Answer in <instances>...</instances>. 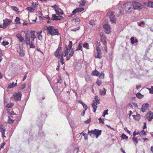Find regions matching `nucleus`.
Instances as JSON below:
<instances>
[{
	"instance_id": "obj_1",
	"label": "nucleus",
	"mask_w": 153,
	"mask_h": 153,
	"mask_svg": "<svg viewBox=\"0 0 153 153\" xmlns=\"http://www.w3.org/2000/svg\"><path fill=\"white\" fill-rule=\"evenodd\" d=\"M25 43L27 45H30V48H35L36 47V45L34 42H30V34L28 33H26L25 32Z\"/></svg>"
},
{
	"instance_id": "obj_2",
	"label": "nucleus",
	"mask_w": 153,
	"mask_h": 153,
	"mask_svg": "<svg viewBox=\"0 0 153 153\" xmlns=\"http://www.w3.org/2000/svg\"><path fill=\"white\" fill-rule=\"evenodd\" d=\"M46 30H48V34H50L51 35H59L58 29H55L54 27L52 26H50L47 27Z\"/></svg>"
},
{
	"instance_id": "obj_3",
	"label": "nucleus",
	"mask_w": 153,
	"mask_h": 153,
	"mask_svg": "<svg viewBox=\"0 0 153 153\" xmlns=\"http://www.w3.org/2000/svg\"><path fill=\"white\" fill-rule=\"evenodd\" d=\"M102 131L98 130L96 129L91 131L88 130V134L90 135L91 137H95L96 138L101 135Z\"/></svg>"
},
{
	"instance_id": "obj_4",
	"label": "nucleus",
	"mask_w": 153,
	"mask_h": 153,
	"mask_svg": "<svg viewBox=\"0 0 153 153\" xmlns=\"http://www.w3.org/2000/svg\"><path fill=\"white\" fill-rule=\"evenodd\" d=\"M132 4L131 2H127L125 4V11L128 13H130L133 9Z\"/></svg>"
},
{
	"instance_id": "obj_5",
	"label": "nucleus",
	"mask_w": 153,
	"mask_h": 153,
	"mask_svg": "<svg viewBox=\"0 0 153 153\" xmlns=\"http://www.w3.org/2000/svg\"><path fill=\"white\" fill-rule=\"evenodd\" d=\"M131 3L132 4L133 10H140L142 9L143 8L142 5L140 2L137 1H134Z\"/></svg>"
},
{
	"instance_id": "obj_6",
	"label": "nucleus",
	"mask_w": 153,
	"mask_h": 153,
	"mask_svg": "<svg viewBox=\"0 0 153 153\" xmlns=\"http://www.w3.org/2000/svg\"><path fill=\"white\" fill-rule=\"evenodd\" d=\"M12 20L9 19H5L3 20V25L0 24V28H6L11 22Z\"/></svg>"
},
{
	"instance_id": "obj_7",
	"label": "nucleus",
	"mask_w": 153,
	"mask_h": 153,
	"mask_svg": "<svg viewBox=\"0 0 153 153\" xmlns=\"http://www.w3.org/2000/svg\"><path fill=\"white\" fill-rule=\"evenodd\" d=\"M14 99L15 101H19L21 100L22 94L20 92H15L13 95Z\"/></svg>"
},
{
	"instance_id": "obj_8",
	"label": "nucleus",
	"mask_w": 153,
	"mask_h": 153,
	"mask_svg": "<svg viewBox=\"0 0 153 153\" xmlns=\"http://www.w3.org/2000/svg\"><path fill=\"white\" fill-rule=\"evenodd\" d=\"M114 11H112L110 14L109 18L110 21L112 23H116V19L114 15Z\"/></svg>"
},
{
	"instance_id": "obj_9",
	"label": "nucleus",
	"mask_w": 153,
	"mask_h": 153,
	"mask_svg": "<svg viewBox=\"0 0 153 153\" xmlns=\"http://www.w3.org/2000/svg\"><path fill=\"white\" fill-rule=\"evenodd\" d=\"M103 28L105 29L104 31L107 34H109L111 33V27L108 24H105L103 25Z\"/></svg>"
},
{
	"instance_id": "obj_10",
	"label": "nucleus",
	"mask_w": 153,
	"mask_h": 153,
	"mask_svg": "<svg viewBox=\"0 0 153 153\" xmlns=\"http://www.w3.org/2000/svg\"><path fill=\"white\" fill-rule=\"evenodd\" d=\"M17 51L21 56L22 57L25 56L24 50L21 46H19L17 48Z\"/></svg>"
},
{
	"instance_id": "obj_11",
	"label": "nucleus",
	"mask_w": 153,
	"mask_h": 153,
	"mask_svg": "<svg viewBox=\"0 0 153 153\" xmlns=\"http://www.w3.org/2000/svg\"><path fill=\"white\" fill-rule=\"evenodd\" d=\"M62 51V48L61 47H59L56 51L54 55L56 58L59 59L61 57L60 53Z\"/></svg>"
},
{
	"instance_id": "obj_12",
	"label": "nucleus",
	"mask_w": 153,
	"mask_h": 153,
	"mask_svg": "<svg viewBox=\"0 0 153 153\" xmlns=\"http://www.w3.org/2000/svg\"><path fill=\"white\" fill-rule=\"evenodd\" d=\"M6 128L2 124L0 125V132L1 133L2 136L3 138L6 137L4 135V132L6 131Z\"/></svg>"
},
{
	"instance_id": "obj_13",
	"label": "nucleus",
	"mask_w": 153,
	"mask_h": 153,
	"mask_svg": "<svg viewBox=\"0 0 153 153\" xmlns=\"http://www.w3.org/2000/svg\"><path fill=\"white\" fill-rule=\"evenodd\" d=\"M153 113L151 111H150L148 113L146 114V117L147 119L149 121L151 120L153 118Z\"/></svg>"
},
{
	"instance_id": "obj_14",
	"label": "nucleus",
	"mask_w": 153,
	"mask_h": 153,
	"mask_svg": "<svg viewBox=\"0 0 153 153\" xmlns=\"http://www.w3.org/2000/svg\"><path fill=\"white\" fill-rule=\"evenodd\" d=\"M149 104L148 103L146 104L145 105H143L141 107V110L143 112H146L148 110Z\"/></svg>"
},
{
	"instance_id": "obj_15",
	"label": "nucleus",
	"mask_w": 153,
	"mask_h": 153,
	"mask_svg": "<svg viewBox=\"0 0 153 153\" xmlns=\"http://www.w3.org/2000/svg\"><path fill=\"white\" fill-rule=\"evenodd\" d=\"M16 36L21 42H24L25 41L24 38L22 36L20 33H18L16 34Z\"/></svg>"
},
{
	"instance_id": "obj_16",
	"label": "nucleus",
	"mask_w": 153,
	"mask_h": 153,
	"mask_svg": "<svg viewBox=\"0 0 153 153\" xmlns=\"http://www.w3.org/2000/svg\"><path fill=\"white\" fill-rule=\"evenodd\" d=\"M65 48L64 51V54L63 55V56H64V57H65L68 55L69 51L70 50L68 49V48L66 45L65 46Z\"/></svg>"
},
{
	"instance_id": "obj_17",
	"label": "nucleus",
	"mask_w": 153,
	"mask_h": 153,
	"mask_svg": "<svg viewBox=\"0 0 153 153\" xmlns=\"http://www.w3.org/2000/svg\"><path fill=\"white\" fill-rule=\"evenodd\" d=\"M42 32V30L37 32V34L38 35L37 36L38 38L40 41H41L42 39V36L41 34Z\"/></svg>"
},
{
	"instance_id": "obj_18",
	"label": "nucleus",
	"mask_w": 153,
	"mask_h": 153,
	"mask_svg": "<svg viewBox=\"0 0 153 153\" xmlns=\"http://www.w3.org/2000/svg\"><path fill=\"white\" fill-rule=\"evenodd\" d=\"M82 42H79L76 51L80 50L81 51H82Z\"/></svg>"
},
{
	"instance_id": "obj_19",
	"label": "nucleus",
	"mask_w": 153,
	"mask_h": 153,
	"mask_svg": "<svg viewBox=\"0 0 153 153\" xmlns=\"http://www.w3.org/2000/svg\"><path fill=\"white\" fill-rule=\"evenodd\" d=\"M55 12L56 14L59 15H63L64 13L62 10H61V9L59 8H58L57 10L55 11Z\"/></svg>"
},
{
	"instance_id": "obj_20",
	"label": "nucleus",
	"mask_w": 153,
	"mask_h": 153,
	"mask_svg": "<svg viewBox=\"0 0 153 153\" xmlns=\"http://www.w3.org/2000/svg\"><path fill=\"white\" fill-rule=\"evenodd\" d=\"M17 84V83H15L13 82H12V83L10 82L8 86V88H11L14 87Z\"/></svg>"
},
{
	"instance_id": "obj_21",
	"label": "nucleus",
	"mask_w": 153,
	"mask_h": 153,
	"mask_svg": "<svg viewBox=\"0 0 153 153\" xmlns=\"http://www.w3.org/2000/svg\"><path fill=\"white\" fill-rule=\"evenodd\" d=\"M106 89L104 88H103L102 90H101L100 89H99V93L101 95H104L106 94Z\"/></svg>"
},
{
	"instance_id": "obj_22",
	"label": "nucleus",
	"mask_w": 153,
	"mask_h": 153,
	"mask_svg": "<svg viewBox=\"0 0 153 153\" xmlns=\"http://www.w3.org/2000/svg\"><path fill=\"white\" fill-rule=\"evenodd\" d=\"M35 31L31 30L30 31V38H36V36L35 34Z\"/></svg>"
},
{
	"instance_id": "obj_23",
	"label": "nucleus",
	"mask_w": 153,
	"mask_h": 153,
	"mask_svg": "<svg viewBox=\"0 0 153 153\" xmlns=\"http://www.w3.org/2000/svg\"><path fill=\"white\" fill-rule=\"evenodd\" d=\"M100 73L96 69L93 71L91 75L93 76H97L99 75Z\"/></svg>"
},
{
	"instance_id": "obj_24",
	"label": "nucleus",
	"mask_w": 153,
	"mask_h": 153,
	"mask_svg": "<svg viewBox=\"0 0 153 153\" xmlns=\"http://www.w3.org/2000/svg\"><path fill=\"white\" fill-rule=\"evenodd\" d=\"M97 105L96 104V103H95V102H94V103L92 104V107L94 109V112H95L97 108V107L96 105Z\"/></svg>"
},
{
	"instance_id": "obj_25",
	"label": "nucleus",
	"mask_w": 153,
	"mask_h": 153,
	"mask_svg": "<svg viewBox=\"0 0 153 153\" xmlns=\"http://www.w3.org/2000/svg\"><path fill=\"white\" fill-rule=\"evenodd\" d=\"M132 116L133 117V118L136 120H138L140 117V115L138 114H136V115H132Z\"/></svg>"
},
{
	"instance_id": "obj_26",
	"label": "nucleus",
	"mask_w": 153,
	"mask_h": 153,
	"mask_svg": "<svg viewBox=\"0 0 153 153\" xmlns=\"http://www.w3.org/2000/svg\"><path fill=\"white\" fill-rule=\"evenodd\" d=\"M83 47L87 50L89 49V45L87 42L84 43L82 44Z\"/></svg>"
},
{
	"instance_id": "obj_27",
	"label": "nucleus",
	"mask_w": 153,
	"mask_h": 153,
	"mask_svg": "<svg viewBox=\"0 0 153 153\" xmlns=\"http://www.w3.org/2000/svg\"><path fill=\"white\" fill-rule=\"evenodd\" d=\"M139 135L140 136H145L146 134V132L144 130H142L140 131H139Z\"/></svg>"
},
{
	"instance_id": "obj_28",
	"label": "nucleus",
	"mask_w": 153,
	"mask_h": 153,
	"mask_svg": "<svg viewBox=\"0 0 153 153\" xmlns=\"http://www.w3.org/2000/svg\"><path fill=\"white\" fill-rule=\"evenodd\" d=\"M39 4L37 2H33L31 6L33 8H36L38 6Z\"/></svg>"
},
{
	"instance_id": "obj_29",
	"label": "nucleus",
	"mask_w": 153,
	"mask_h": 153,
	"mask_svg": "<svg viewBox=\"0 0 153 153\" xmlns=\"http://www.w3.org/2000/svg\"><path fill=\"white\" fill-rule=\"evenodd\" d=\"M14 105V104L13 103H10L7 104L6 106V107L10 108L13 107Z\"/></svg>"
},
{
	"instance_id": "obj_30",
	"label": "nucleus",
	"mask_w": 153,
	"mask_h": 153,
	"mask_svg": "<svg viewBox=\"0 0 153 153\" xmlns=\"http://www.w3.org/2000/svg\"><path fill=\"white\" fill-rule=\"evenodd\" d=\"M100 41L102 43L103 45H106L107 42H106V38L100 39Z\"/></svg>"
},
{
	"instance_id": "obj_31",
	"label": "nucleus",
	"mask_w": 153,
	"mask_h": 153,
	"mask_svg": "<svg viewBox=\"0 0 153 153\" xmlns=\"http://www.w3.org/2000/svg\"><path fill=\"white\" fill-rule=\"evenodd\" d=\"M147 6L152 8H153V2L149 1L147 3Z\"/></svg>"
},
{
	"instance_id": "obj_32",
	"label": "nucleus",
	"mask_w": 153,
	"mask_h": 153,
	"mask_svg": "<svg viewBox=\"0 0 153 153\" xmlns=\"http://www.w3.org/2000/svg\"><path fill=\"white\" fill-rule=\"evenodd\" d=\"M80 19L79 17H76L75 19H74L72 20V22H80Z\"/></svg>"
},
{
	"instance_id": "obj_33",
	"label": "nucleus",
	"mask_w": 153,
	"mask_h": 153,
	"mask_svg": "<svg viewBox=\"0 0 153 153\" xmlns=\"http://www.w3.org/2000/svg\"><path fill=\"white\" fill-rule=\"evenodd\" d=\"M95 100L96 101L95 103H96V104L97 105V103L98 104H100V102H99V99H98V96H96L95 97Z\"/></svg>"
},
{
	"instance_id": "obj_34",
	"label": "nucleus",
	"mask_w": 153,
	"mask_h": 153,
	"mask_svg": "<svg viewBox=\"0 0 153 153\" xmlns=\"http://www.w3.org/2000/svg\"><path fill=\"white\" fill-rule=\"evenodd\" d=\"M60 58V62L62 64V65L64 63V59L63 58V53H62L61 54V57Z\"/></svg>"
},
{
	"instance_id": "obj_35",
	"label": "nucleus",
	"mask_w": 153,
	"mask_h": 153,
	"mask_svg": "<svg viewBox=\"0 0 153 153\" xmlns=\"http://www.w3.org/2000/svg\"><path fill=\"white\" fill-rule=\"evenodd\" d=\"M146 89L148 90L149 91V93L150 94H153V86H151V88H146Z\"/></svg>"
},
{
	"instance_id": "obj_36",
	"label": "nucleus",
	"mask_w": 153,
	"mask_h": 153,
	"mask_svg": "<svg viewBox=\"0 0 153 153\" xmlns=\"http://www.w3.org/2000/svg\"><path fill=\"white\" fill-rule=\"evenodd\" d=\"M143 96L140 93H138L136 94V97L139 99H141L143 97Z\"/></svg>"
},
{
	"instance_id": "obj_37",
	"label": "nucleus",
	"mask_w": 153,
	"mask_h": 153,
	"mask_svg": "<svg viewBox=\"0 0 153 153\" xmlns=\"http://www.w3.org/2000/svg\"><path fill=\"white\" fill-rule=\"evenodd\" d=\"M52 17L51 19L53 20H56V19H57V16H56L55 14H53L52 15Z\"/></svg>"
},
{
	"instance_id": "obj_38",
	"label": "nucleus",
	"mask_w": 153,
	"mask_h": 153,
	"mask_svg": "<svg viewBox=\"0 0 153 153\" xmlns=\"http://www.w3.org/2000/svg\"><path fill=\"white\" fill-rule=\"evenodd\" d=\"M97 55L95 56V58H98L99 59H101L102 57V53H97Z\"/></svg>"
},
{
	"instance_id": "obj_39",
	"label": "nucleus",
	"mask_w": 153,
	"mask_h": 153,
	"mask_svg": "<svg viewBox=\"0 0 153 153\" xmlns=\"http://www.w3.org/2000/svg\"><path fill=\"white\" fill-rule=\"evenodd\" d=\"M121 137L122 139H127L128 138V137L125 134H122L121 136Z\"/></svg>"
},
{
	"instance_id": "obj_40",
	"label": "nucleus",
	"mask_w": 153,
	"mask_h": 153,
	"mask_svg": "<svg viewBox=\"0 0 153 153\" xmlns=\"http://www.w3.org/2000/svg\"><path fill=\"white\" fill-rule=\"evenodd\" d=\"M138 139L137 138V137H134L132 138V141L135 142V143L136 144H137V143L138 142Z\"/></svg>"
},
{
	"instance_id": "obj_41",
	"label": "nucleus",
	"mask_w": 153,
	"mask_h": 153,
	"mask_svg": "<svg viewBox=\"0 0 153 153\" xmlns=\"http://www.w3.org/2000/svg\"><path fill=\"white\" fill-rule=\"evenodd\" d=\"M139 134V131H137L136 130H135V131L133 132V136L135 137L136 135Z\"/></svg>"
},
{
	"instance_id": "obj_42",
	"label": "nucleus",
	"mask_w": 153,
	"mask_h": 153,
	"mask_svg": "<svg viewBox=\"0 0 153 153\" xmlns=\"http://www.w3.org/2000/svg\"><path fill=\"white\" fill-rule=\"evenodd\" d=\"M72 46V41H70L69 42V44L68 45V49L70 50L71 49Z\"/></svg>"
},
{
	"instance_id": "obj_43",
	"label": "nucleus",
	"mask_w": 153,
	"mask_h": 153,
	"mask_svg": "<svg viewBox=\"0 0 153 153\" xmlns=\"http://www.w3.org/2000/svg\"><path fill=\"white\" fill-rule=\"evenodd\" d=\"M27 10H29L30 12H33L35 10L33 7H27Z\"/></svg>"
},
{
	"instance_id": "obj_44",
	"label": "nucleus",
	"mask_w": 153,
	"mask_h": 153,
	"mask_svg": "<svg viewBox=\"0 0 153 153\" xmlns=\"http://www.w3.org/2000/svg\"><path fill=\"white\" fill-rule=\"evenodd\" d=\"M11 8L14 11H15L16 12H18L19 9L18 8L15 6H12L11 7Z\"/></svg>"
},
{
	"instance_id": "obj_45",
	"label": "nucleus",
	"mask_w": 153,
	"mask_h": 153,
	"mask_svg": "<svg viewBox=\"0 0 153 153\" xmlns=\"http://www.w3.org/2000/svg\"><path fill=\"white\" fill-rule=\"evenodd\" d=\"M19 21V18L18 17H16L15 20V22L16 23V24H20V22Z\"/></svg>"
},
{
	"instance_id": "obj_46",
	"label": "nucleus",
	"mask_w": 153,
	"mask_h": 153,
	"mask_svg": "<svg viewBox=\"0 0 153 153\" xmlns=\"http://www.w3.org/2000/svg\"><path fill=\"white\" fill-rule=\"evenodd\" d=\"M81 134H82V135L84 136L85 140H87L88 139L87 135L85 133L82 132Z\"/></svg>"
},
{
	"instance_id": "obj_47",
	"label": "nucleus",
	"mask_w": 153,
	"mask_h": 153,
	"mask_svg": "<svg viewBox=\"0 0 153 153\" xmlns=\"http://www.w3.org/2000/svg\"><path fill=\"white\" fill-rule=\"evenodd\" d=\"M64 19V18L63 17L61 16H57V19H56V20H63Z\"/></svg>"
},
{
	"instance_id": "obj_48",
	"label": "nucleus",
	"mask_w": 153,
	"mask_h": 153,
	"mask_svg": "<svg viewBox=\"0 0 153 153\" xmlns=\"http://www.w3.org/2000/svg\"><path fill=\"white\" fill-rule=\"evenodd\" d=\"M71 51L69 54V56L70 57H71L72 56L74 53V51L73 50V49H71Z\"/></svg>"
},
{
	"instance_id": "obj_49",
	"label": "nucleus",
	"mask_w": 153,
	"mask_h": 153,
	"mask_svg": "<svg viewBox=\"0 0 153 153\" xmlns=\"http://www.w3.org/2000/svg\"><path fill=\"white\" fill-rule=\"evenodd\" d=\"M99 123H102V124L104 123V119H102L101 118H100L99 119Z\"/></svg>"
},
{
	"instance_id": "obj_50",
	"label": "nucleus",
	"mask_w": 153,
	"mask_h": 153,
	"mask_svg": "<svg viewBox=\"0 0 153 153\" xmlns=\"http://www.w3.org/2000/svg\"><path fill=\"white\" fill-rule=\"evenodd\" d=\"M89 24L92 25H95V21L94 20H91L89 23Z\"/></svg>"
},
{
	"instance_id": "obj_51",
	"label": "nucleus",
	"mask_w": 153,
	"mask_h": 153,
	"mask_svg": "<svg viewBox=\"0 0 153 153\" xmlns=\"http://www.w3.org/2000/svg\"><path fill=\"white\" fill-rule=\"evenodd\" d=\"M13 123V120L10 118L9 117V119L8 120V123L10 124Z\"/></svg>"
},
{
	"instance_id": "obj_52",
	"label": "nucleus",
	"mask_w": 153,
	"mask_h": 153,
	"mask_svg": "<svg viewBox=\"0 0 153 153\" xmlns=\"http://www.w3.org/2000/svg\"><path fill=\"white\" fill-rule=\"evenodd\" d=\"M51 7L54 8L55 11L57 10L59 8L57 5L56 4L53 6H51Z\"/></svg>"
},
{
	"instance_id": "obj_53",
	"label": "nucleus",
	"mask_w": 153,
	"mask_h": 153,
	"mask_svg": "<svg viewBox=\"0 0 153 153\" xmlns=\"http://www.w3.org/2000/svg\"><path fill=\"white\" fill-rule=\"evenodd\" d=\"M108 110H105L103 113V114L102 115V116L103 117H105V115H107L108 114Z\"/></svg>"
},
{
	"instance_id": "obj_54",
	"label": "nucleus",
	"mask_w": 153,
	"mask_h": 153,
	"mask_svg": "<svg viewBox=\"0 0 153 153\" xmlns=\"http://www.w3.org/2000/svg\"><path fill=\"white\" fill-rule=\"evenodd\" d=\"M104 74L101 73L100 74L99 78L101 79H103L104 78Z\"/></svg>"
},
{
	"instance_id": "obj_55",
	"label": "nucleus",
	"mask_w": 153,
	"mask_h": 153,
	"mask_svg": "<svg viewBox=\"0 0 153 153\" xmlns=\"http://www.w3.org/2000/svg\"><path fill=\"white\" fill-rule=\"evenodd\" d=\"M96 83L99 86L102 84L101 80L98 79L96 82Z\"/></svg>"
},
{
	"instance_id": "obj_56",
	"label": "nucleus",
	"mask_w": 153,
	"mask_h": 153,
	"mask_svg": "<svg viewBox=\"0 0 153 153\" xmlns=\"http://www.w3.org/2000/svg\"><path fill=\"white\" fill-rule=\"evenodd\" d=\"M77 11L78 12H79L82 11L84 10V9L83 7L79 8H77Z\"/></svg>"
},
{
	"instance_id": "obj_57",
	"label": "nucleus",
	"mask_w": 153,
	"mask_h": 153,
	"mask_svg": "<svg viewBox=\"0 0 153 153\" xmlns=\"http://www.w3.org/2000/svg\"><path fill=\"white\" fill-rule=\"evenodd\" d=\"M2 44L4 45H6L8 44L9 43L7 42H5L4 41H3V42L2 43Z\"/></svg>"
},
{
	"instance_id": "obj_58",
	"label": "nucleus",
	"mask_w": 153,
	"mask_h": 153,
	"mask_svg": "<svg viewBox=\"0 0 153 153\" xmlns=\"http://www.w3.org/2000/svg\"><path fill=\"white\" fill-rule=\"evenodd\" d=\"M26 87L25 85V84H22L20 86V88L21 89H23L25 88Z\"/></svg>"
},
{
	"instance_id": "obj_59",
	"label": "nucleus",
	"mask_w": 153,
	"mask_h": 153,
	"mask_svg": "<svg viewBox=\"0 0 153 153\" xmlns=\"http://www.w3.org/2000/svg\"><path fill=\"white\" fill-rule=\"evenodd\" d=\"M130 40L131 41V43L132 44H134V38L133 37H131L130 39Z\"/></svg>"
},
{
	"instance_id": "obj_60",
	"label": "nucleus",
	"mask_w": 153,
	"mask_h": 153,
	"mask_svg": "<svg viewBox=\"0 0 153 153\" xmlns=\"http://www.w3.org/2000/svg\"><path fill=\"white\" fill-rule=\"evenodd\" d=\"M96 50L97 53H101V50L99 47H96Z\"/></svg>"
},
{
	"instance_id": "obj_61",
	"label": "nucleus",
	"mask_w": 153,
	"mask_h": 153,
	"mask_svg": "<svg viewBox=\"0 0 153 153\" xmlns=\"http://www.w3.org/2000/svg\"><path fill=\"white\" fill-rule=\"evenodd\" d=\"M100 36L101 37L100 39H104V38H106V37H105V36H104L103 35V33H100Z\"/></svg>"
},
{
	"instance_id": "obj_62",
	"label": "nucleus",
	"mask_w": 153,
	"mask_h": 153,
	"mask_svg": "<svg viewBox=\"0 0 153 153\" xmlns=\"http://www.w3.org/2000/svg\"><path fill=\"white\" fill-rule=\"evenodd\" d=\"M83 108L85 109V110L84 111H83V113L84 114L85 111H86L88 108V107H87V105L86 104H85V105L83 106Z\"/></svg>"
},
{
	"instance_id": "obj_63",
	"label": "nucleus",
	"mask_w": 153,
	"mask_h": 153,
	"mask_svg": "<svg viewBox=\"0 0 153 153\" xmlns=\"http://www.w3.org/2000/svg\"><path fill=\"white\" fill-rule=\"evenodd\" d=\"M141 85L140 84L137 85L136 86V88L137 90L141 88Z\"/></svg>"
},
{
	"instance_id": "obj_64",
	"label": "nucleus",
	"mask_w": 153,
	"mask_h": 153,
	"mask_svg": "<svg viewBox=\"0 0 153 153\" xmlns=\"http://www.w3.org/2000/svg\"><path fill=\"white\" fill-rule=\"evenodd\" d=\"M124 130L127 131V132L128 134H130V131H129L128 129V128H127L126 127H125L124 128Z\"/></svg>"
}]
</instances>
